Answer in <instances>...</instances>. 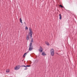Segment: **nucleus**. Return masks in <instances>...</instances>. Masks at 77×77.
Wrapping results in <instances>:
<instances>
[{
  "label": "nucleus",
  "instance_id": "14",
  "mask_svg": "<svg viewBox=\"0 0 77 77\" xmlns=\"http://www.w3.org/2000/svg\"><path fill=\"white\" fill-rule=\"evenodd\" d=\"M33 39L32 38V39L31 40V42H33Z\"/></svg>",
  "mask_w": 77,
  "mask_h": 77
},
{
  "label": "nucleus",
  "instance_id": "15",
  "mask_svg": "<svg viewBox=\"0 0 77 77\" xmlns=\"http://www.w3.org/2000/svg\"><path fill=\"white\" fill-rule=\"evenodd\" d=\"M27 29H28V28L26 26L25 27V29L27 30Z\"/></svg>",
  "mask_w": 77,
  "mask_h": 77
},
{
  "label": "nucleus",
  "instance_id": "1",
  "mask_svg": "<svg viewBox=\"0 0 77 77\" xmlns=\"http://www.w3.org/2000/svg\"><path fill=\"white\" fill-rule=\"evenodd\" d=\"M33 47V46L32 45V43L31 42L29 44V50L30 51H31L32 50Z\"/></svg>",
  "mask_w": 77,
  "mask_h": 77
},
{
  "label": "nucleus",
  "instance_id": "18",
  "mask_svg": "<svg viewBox=\"0 0 77 77\" xmlns=\"http://www.w3.org/2000/svg\"><path fill=\"white\" fill-rule=\"evenodd\" d=\"M24 67H25V68H27V66H24Z\"/></svg>",
  "mask_w": 77,
  "mask_h": 77
},
{
  "label": "nucleus",
  "instance_id": "3",
  "mask_svg": "<svg viewBox=\"0 0 77 77\" xmlns=\"http://www.w3.org/2000/svg\"><path fill=\"white\" fill-rule=\"evenodd\" d=\"M20 67L21 66L20 65H18L14 67V69L15 70H18Z\"/></svg>",
  "mask_w": 77,
  "mask_h": 77
},
{
  "label": "nucleus",
  "instance_id": "9",
  "mask_svg": "<svg viewBox=\"0 0 77 77\" xmlns=\"http://www.w3.org/2000/svg\"><path fill=\"white\" fill-rule=\"evenodd\" d=\"M60 19L61 20H62V15L61 14H59Z\"/></svg>",
  "mask_w": 77,
  "mask_h": 77
},
{
  "label": "nucleus",
  "instance_id": "6",
  "mask_svg": "<svg viewBox=\"0 0 77 77\" xmlns=\"http://www.w3.org/2000/svg\"><path fill=\"white\" fill-rule=\"evenodd\" d=\"M42 56H46V55H47V54L45 53V52H43L42 53Z\"/></svg>",
  "mask_w": 77,
  "mask_h": 77
},
{
  "label": "nucleus",
  "instance_id": "16",
  "mask_svg": "<svg viewBox=\"0 0 77 77\" xmlns=\"http://www.w3.org/2000/svg\"><path fill=\"white\" fill-rule=\"evenodd\" d=\"M59 6L60 7H61V8H63V6L61 5H60Z\"/></svg>",
  "mask_w": 77,
  "mask_h": 77
},
{
  "label": "nucleus",
  "instance_id": "19",
  "mask_svg": "<svg viewBox=\"0 0 77 77\" xmlns=\"http://www.w3.org/2000/svg\"><path fill=\"white\" fill-rule=\"evenodd\" d=\"M21 66V67H24V65L22 66Z\"/></svg>",
  "mask_w": 77,
  "mask_h": 77
},
{
  "label": "nucleus",
  "instance_id": "4",
  "mask_svg": "<svg viewBox=\"0 0 77 77\" xmlns=\"http://www.w3.org/2000/svg\"><path fill=\"white\" fill-rule=\"evenodd\" d=\"M29 35H30V38H32V35H33V31H30L29 33Z\"/></svg>",
  "mask_w": 77,
  "mask_h": 77
},
{
  "label": "nucleus",
  "instance_id": "11",
  "mask_svg": "<svg viewBox=\"0 0 77 77\" xmlns=\"http://www.w3.org/2000/svg\"><path fill=\"white\" fill-rule=\"evenodd\" d=\"M9 71H10L9 69H7L6 70V72H9Z\"/></svg>",
  "mask_w": 77,
  "mask_h": 77
},
{
  "label": "nucleus",
  "instance_id": "13",
  "mask_svg": "<svg viewBox=\"0 0 77 77\" xmlns=\"http://www.w3.org/2000/svg\"><path fill=\"white\" fill-rule=\"evenodd\" d=\"M20 22L21 23L23 24V22H22V20H21V18H20Z\"/></svg>",
  "mask_w": 77,
  "mask_h": 77
},
{
  "label": "nucleus",
  "instance_id": "10",
  "mask_svg": "<svg viewBox=\"0 0 77 77\" xmlns=\"http://www.w3.org/2000/svg\"><path fill=\"white\" fill-rule=\"evenodd\" d=\"M45 43L47 45H50L48 42H45Z\"/></svg>",
  "mask_w": 77,
  "mask_h": 77
},
{
  "label": "nucleus",
  "instance_id": "8",
  "mask_svg": "<svg viewBox=\"0 0 77 77\" xmlns=\"http://www.w3.org/2000/svg\"><path fill=\"white\" fill-rule=\"evenodd\" d=\"M29 36H30L29 35H27V37H26V40H29Z\"/></svg>",
  "mask_w": 77,
  "mask_h": 77
},
{
  "label": "nucleus",
  "instance_id": "17",
  "mask_svg": "<svg viewBox=\"0 0 77 77\" xmlns=\"http://www.w3.org/2000/svg\"><path fill=\"white\" fill-rule=\"evenodd\" d=\"M30 65H27L26 66V68L27 67H30Z\"/></svg>",
  "mask_w": 77,
  "mask_h": 77
},
{
  "label": "nucleus",
  "instance_id": "2",
  "mask_svg": "<svg viewBox=\"0 0 77 77\" xmlns=\"http://www.w3.org/2000/svg\"><path fill=\"white\" fill-rule=\"evenodd\" d=\"M51 54L52 56H54V50L53 48L51 49Z\"/></svg>",
  "mask_w": 77,
  "mask_h": 77
},
{
  "label": "nucleus",
  "instance_id": "5",
  "mask_svg": "<svg viewBox=\"0 0 77 77\" xmlns=\"http://www.w3.org/2000/svg\"><path fill=\"white\" fill-rule=\"evenodd\" d=\"M43 51V49L41 47V46L40 47V49H39V51L41 53L42 51Z\"/></svg>",
  "mask_w": 77,
  "mask_h": 77
},
{
  "label": "nucleus",
  "instance_id": "7",
  "mask_svg": "<svg viewBox=\"0 0 77 77\" xmlns=\"http://www.w3.org/2000/svg\"><path fill=\"white\" fill-rule=\"evenodd\" d=\"M29 53V51L27 52H26L23 55V57H25L26 56V55H27V53Z\"/></svg>",
  "mask_w": 77,
  "mask_h": 77
},
{
  "label": "nucleus",
  "instance_id": "20",
  "mask_svg": "<svg viewBox=\"0 0 77 77\" xmlns=\"http://www.w3.org/2000/svg\"><path fill=\"white\" fill-rule=\"evenodd\" d=\"M24 69L25 70H26V69H27V68Z\"/></svg>",
  "mask_w": 77,
  "mask_h": 77
},
{
  "label": "nucleus",
  "instance_id": "22",
  "mask_svg": "<svg viewBox=\"0 0 77 77\" xmlns=\"http://www.w3.org/2000/svg\"><path fill=\"white\" fill-rule=\"evenodd\" d=\"M56 54H58L57 53H56Z\"/></svg>",
  "mask_w": 77,
  "mask_h": 77
},
{
  "label": "nucleus",
  "instance_id": "12",
  "mask_svg": "<svg viewBox=\"0 0 77 77\" xmlns=\"http://www.w3.org/2000/svg\"><path fill=\"white\" fill-rule=\"evenodd\" d=\"M29 32L32 31V29L31 28H30V27H29Z\"/></svg>",
  "mask_w": 77,
  "mask_h": 77
},
{
  "label": "nucleus",
  "instance_id": "21",
  "mask_svg": "<svg viewBox=\"0 0 77 77\" xmlns=\"http://www.w3.org/2000/svg\"><path fill=\"white\" fill-rule=\"evenodd\" d=\"M24 24H26V23L24 22Z\"/></svg>",
  "mask_w": 77,
  "mask_h": 77
}]
</instances>
